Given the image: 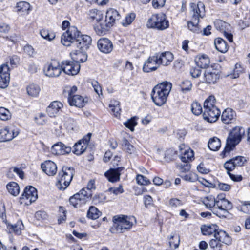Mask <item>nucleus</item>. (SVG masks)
I'll return each instance as SVG.
<instances>
[{
    "mask_svg": "<svg viewBox=\"0 0 250 250\" xmlns=\"http://www.w3.org/2000/svg\"><path fill=\"white\" fill-rule=\"evenodd\" d=\"M169 246L172 249H175L179 247L180 243L179 235L176 232H172L169 238Z\"/></svg>",
    "mask_w": 250,
    "mask_h": 250,
    "instance_id": "obj_40",
    "label": "nucleus"
},
{
    "mask_svg": "<svg viewBox=\"0 0 250 250\" xmlns=\"http://www.w3.org/2000/svg\"><path fill=\"white\" fill-rule=\"evenodd\" d=\"M121 18L119 12L114 9H110L106 13L105 19L108 24L112 27Z\"/></svg>",
    "mask_w": 250,
    "mask_h": 250,
    "instance_id": "obj_27",
    "label": "nucleus"
},
{
    "mask_svg": "<svg viewBox=\"0 0 250 250\" xmlns=\"http://www.w3.org/2000/svg\"><path fill=\"white\" fill-rule=\"evenodd\" d=\"M236 117L235 111L231 108H227L222 114L221 120L225 124H229L235 121Z\"/></svg>",
    "mask_w": 250,
    "mask_h": 250,
    "instance_id": "obj_26",
    "label": "nucleus"
},
{
    "mask_svg": "<svg viewBox=\"0 0 250 250\" xmlns=\"http://www.w3.org/2000/svg\"><path fill=\"white\" fill-rule=\"evenodd\" d=\"M52 132L56 136L60 137L62 135V127L60 121H53L50 125Z\"/></svg>",
    "mask_w": 250,
    "mask_h": 250,
    "instance_id": "obj_35",
    "label": "nucleus"
},
{
    "mask_svg": "<svg viewBox=\"0 0 250 250\" xmlns=\"http://www.w3.org/2000/svg\"><path fill=\"white\" fill-rule=\"evenodd\" d=\"M97 47L101 52L108 54L112 51L113 45L110 40L107 38H103L98 41Z\"/></svg>",
    "mask_w": 250,
    "mask_h": 250,
    "instance_id": "obj_20",
    "label": "nucleus"
},
{
    "mask_svg": "<svg viewBox=\"0 0 250 250\" xmlns=\"http://www.w3.org/2000/svg\"><path fill=\"white\" fill-rule=\"evenodd\" d=\"M181 87L183 92L186 93L191 90L192 85L190 81L186 80L183 81Z\"/></svg>",
    "mask_w": 250,
    "mask_h": 250,
    "instance_id": "obj_52",
    "label": "nucleus"
},
{
    "mask_svg": "<svg viewBox=\"0 0 250 250\" xmlns=\"http://www.w3.org/2000/svg\"><path fill=\"white\" fill-rule=\"evenodd\" d=\"M215 48L219 52L224 53L228 50V45L226 42L221 38H217L214 40Z\"/></svg>",
    "mask_w": 250,
    "mask_h": 250,
    "instance_id": "obj_33",
    "label": "nucleus"
},
{
    "mask_svg": "<svg viewBox=\"0 0 250 250\" xmlns=\"http://www.w3.org/2000/svg\"><path fill=\"white\" fill-rule=\"evenodd\" d=\"M231 243L230 236L225 231L219 230L215 233V239L210 240L209 245L213 250H224L226 246L223 244L229 245Z\"/></svg>",
    "mask_w": 250,
    "mask_h": 250,
    "instance_id": "obj_5",
    "label": "nucleus"
},
{
    "mask_svg": "<svg viewBox=\"0 0 250 250\" xmlns=\"http://www.w3.org/2000/svg\"><path fill=\"white\" fill-rule=\"evenodd\" d=\"M120 171L121 169L120 168L116 169L111 168L104 173V175L109 182L112 183L116 182L120 179Z\"/></svg>",
    "mask_w": 250,
    "mask_h": 250,
    "instance_id": "obj_28",
    "label": "nucleus"
},
{
    "mask_svg": "<svg viewBox=\"0 0 250 250\" xmlns=\"http://www.w3.org/2000/svg\"><path fill=\"white\" fill-rule=\"evenodd\" d=\"M212 212L220 218L226 217L228 214V211L223 208L217 209L216 208H215L212 210Z\"/></svg>",
    "mask_w": 250,
    "mask_h": 250,
    "instance_id": "obj_53",
    "label": "nucleus"
},
{
    "mask_svg": "<svg viewBox=\"0 0 250 250\" xmlns=\"http://www.w3.org/2000/svg\"><path fill=\"white\" fill-rule=\"evenodd\" d=\"M68 101L70 105H74L79 108L83 107L86 103L83 98L79 95H75L68 98Z\"/></svg>",
    "mask_w": 250,
    "mask_h": 250,
    "instance_id": "obj_30",
    "label": "nucleus"
},
{
    "mask_svg": "<svg viewBox=\"0 0 250 250\" xmlns=\"http://www.w3.org/2000/svg\"><path fill=\"white\" fill-rule=\"evenodd\" d=\"M204 79L208 84H214L219 78V71L212 66L208 67L204 72Z\"/></svg>",
    "mask_w": 250,
    "mask_h": 250,
    "instance_id": "obj_18",
    "label": "nucleus"
},
{
    "mask_svg": "<svg viewBox=\"0 0 250 250\" xmlns=\"http://www.w3.org/2000/svg\"><path fill=\"white\" fill-rule=\"evenodd\" d=\"M136 180L138 184L141 185H147L150 183L146 177L140 174L137 175Z\"/></svg>",
    "mask_w": 250,
    "mask_h": 250,
    "instance_id": "obj_59",
    "label": "nucleus"
},
{
    "mask_svg": "<svg viewBox=\"0 0 250 250\" xmlns=\"http://www.w3.org/2000/svg\"><path fill=\"white\" fill-rule=\"evenodd\" d=\"M216 99L214 96L211 95L209 96L204 102V107H209L211 106H216L215 104Z\"/></svg>",
    "mask_w": 250,
    "mask_h": 250,
    "instance_id": "obj_56",
    "label": "nucleus"
},
{
    "mask_svg": "<svg viewBox=\"0 0 250 250\" xmlns=\"http://www.w3.org/2000/svg\"><path fill=\"white\" fill-rule=\"evenodd\" d=\"M9 68L7 64L0 66V88L4 89L8 87L10 82Z\"/></svg>",
    "mask_w": 250,
    "mask_h": 250,
    "instance_id": "obj_16",
    "label": "nucleus"
},
{
    "mask_svg": "<svg viewBox=\"0 0 250 250\" xmlns=\"http://www.w3.org/2000/svg\"><path fill=\"white\" fill-rule=\"evenodd\" d=\"M214 26L217 30L222 33L226 30H229L230 27L229 24L220 20H216L214 21Z\"/></svg>",
    "mask_w": 250,
    "mask_h": 250,
    "instance_id": "obj_42",
    "label": "nucleus"
},
{
    "mask_svg": "<svg viewBox=\"0 0 250 250\" xmlns=\"http://www.w3.org/2000/svg\"><path fill=\"white\" fill-rule=\"evenodd\" d=\"M190 8L192 19L188 22V28L191 31L198 33L199 31V18H203L205 15L204 5L202 2H199L197 4L192 3L190 4Z\"/></svg>",
    "mask_w": 250,
    "mask_h": 250,
    "instance_id": "obj_3",
    "label": "nucleus"
},
{
    "mask_svg": "<svg viewBox=\"0 0 250 250\" xmlns=\"http://www.w3.org/2000/svg\"><path fill=\"white\" fill-rule=\"evenodd\" d=\"M202 234L204 235H212L215 238V233L219 230L218 227L216 224H211L209 225H204L201 228Z\"/></svg>",
    "mask_w": 250,
    "mask_h": 250,
    "instance_id": "obj_32",
    "label": "nucleus"
},
{
    "mask_svg": "<svg viewBox=\"0 0 250 250\" xmlns=\"http://www.w3.org/2000/svg\"><path fill=\"white\" fill-rule=\"evenodd\" d=\"M10 113L9 111L4 107H0V119L5 121L10 117Z\"/></svg>",
    "mask_w": 250,
    "mask_h": 250,
    "instance_id": "obj_55",
    "label": "nucleus"
},
{
    "mask_svg": "<svg viewBox=\"0 0 250 250\" xmlns=\"http://www.w3.org/2000/svg\"><path fill=\"white\" fill-rule=\"evenodd\" d=\"M113 224L109 230L112 233H124L129 230L136 222L133 216L116 215L112 219Z\"/></svg>",
    "mask_w": 250,
    "mask_h": 250,
    "instance_id": "obj_1",
    "label": "nucleus"
},
{
    "mask_svg": "<svg viewBox=\"0 0 250 250\" xmlns=\"http://www.w3.org/2000/svg\"><path fill=\"white\" fill-rule=\"evenodd\" d=\"M172 88V84L167 82L161 83L155 86L152 91L151 97L157 106L164 104Z\"/></svg>",
    "mask_w": 250,
    "mask_h": 250,
    "instance_id": "obj_2",
    "label": "nucleus"
},
{
    "mask_svg": "<svg viewBox=\"0 0 250 250\" xmlns=\"http://www.w3.org/2000/svg\"><path fill=\"white\" fill-rule=\"evenodd\" d=\"M75 121L70 118H66L64 121V125L68 130H73Z\"/></svg>",
    "mask_w": 250,
    "mask_h": 250,
    "instance_id": "obj_62",
    "label": "nucleus"
},
{
    "mask_svg": "<svg viewBox=\"0 0 250 250\" xmlns=\"http://www.w3.org/2000/svg\"><path fill=\"white\" fill-rule=\"evenodd\" d=\"M156 55L159 65L161 64L163 66H168L170 65L174 58L173 54L169 51L162 52Z\"/></svg>",
    "mask_w": 250,
    "mask_h": 250,
    "instance_id": "obj_25",
    "label": "nucleus"
},
{
    "mask_svg": "<svg viewBox=\"0 0 250 250\" xmlns=\"http://www.w3.org/2000/svg\"><path fill=\"white\" fill-rule=\"evenodd\" d=\"M101 212L95 207L91 206L87 213L88 218L95 220L99 218L101 215Z\"/></svg>",
    "mask_w": 250,
    "mask_h": 250,
    "instance_id": "obj_45",
    "label": "nucleus"
},
{
    "mask_svg": "<svg viewBox=\"0 0 250 250\" xmlns=\"http://www.w3.org/2000/svg\"><path fill=\"white\" fill-rule=\"evenodd\" d=\"M77 36L76 41L74 42V46L83 51L87 50L92 42L91 38L87 35H80Z\"/></svg>",
    "mask_w": 250,
    "mask_h": 250,
    "instance_id": "obj_13",
    "label": "nucleus"
},
{
    "mask_svg": "<svg viewBox=\"0 0 250 250\" xmlns=\"http://www.w3.org/2000/svg\"><path fill=\"white\" fill-rule=\"evenodd\" d=\"M79 31L75 26H70L62 36L61 42L66 46H74V42L76 41Z\"/></svg>",
    "mask_w": 250,
    "mask_h": 250,
    "instance_id": "obj_10",
    "label": "nucleus"
},
{
    "mask_svg": "<svg viewBox=\"0 0 250 250\" xmlns=\"http://www.w3.org/2000/svg\"><path fill=\"white\" fill-rule=\"evenodd\" d=\"M19 133L18 129H10L7 127L0 130V142L9 141L16 137Z\"/></svg>",
    "mask_w": 250,
    "mask_h": 250,
    "instance_id": "obj_21",
    "label": "nucleus"
},
{
    "mask_svg": "<svg viewBox=\"0 0 250 250\" xmlns=\"http://www.w3.org/2000/svg\"><path fill=\"white\" fill-rule=\"evenodd\" d=\"M105 200L106 196L104 194L96 195L93 198V202L95 204L103 203Z\"/></svg>",
    "mask_w": 250,
    "mask_h": 250,
    "instance_id": "obj_61",
    "label": "nucleus"
},
{
    "mask_svg": "<svg viewBox=\"0 0 250 250\" xmlns=\"http://www.w3.org/2000/svg\"><path fill=\"white\" fill-rule=\"evenodd\" d=\"M216 186L220 190H221L223 191H229L231 188L230 185L227 184L220 183V182H218Z\"/></svg>",
    "mask_w": 250,
    "mask_h": 250,
    "instance_id": "obj_64",
    "label": "nucleus"
},
{
    "mask_svg": "<svg viewBox=\"0 0 250 250\" xmlns=\"http://www.w3.org/2000/svg\"><path fill=\"white\" fill-rule=\"evenodd\" d=\"M109 107L111 108V111L116 117H117L120 116L121 108L118 102L115 101L114 104L109 105Z\"/></svg>",
    "mask_w": 250,
    "mask_h": 250,
    "instance_id": "obj_51",
    "label": "nucleus"
},
{
    "mask_svg": "<svg viewBox=\"0 0 250 250\" xmlns=\"http://www.w3.org/2000/svg\"><path fill=\"white\" fill-rule=\"evenodd\" d=\"M43 73L49 77H57L60 75L62 68L59 63L56 61L47 62L43 67Z\"/></svg>",
    "mask_w": 250,
    "mask_h": 250,
    "instance_id": "obj_11",
    "label": "nucleus"
},
{
    "mask_svg": "<svg viewBox=\"0 0 250 250\" xmlns=\"http://www.w3.org/2000/svg\"><path fill=\"white\" fill-rule=\"evenodd\" d=\"M71 150V147L66 146L63 143L59 142L52 146L51 152L54 155H64L70 153Z\"/></svg>",
    "mask_w": 250,
    "mask_h": 250,
    "instance_id": "obj_22",
    "label": "nucleus"
},
{
    "mask_svg": "<svg viewBox=\"0 0 250 250\" xmlns=\"http://www.w3.org/2000/svg\"><path fill=\"white\" fill-rule=\"evenodd\" d=\"M179 155L182 162H190L194 159V153L188 146L185 144H181L179 146Z\"/></svg>",
    "mask_w": 250,
    "mask_h": 250,
    "instance_id": "obj_17",
    "label": "nucleus"
},
{
    "mask_svg": "<svg viewBox=\"0 0 250 250\" xmlns=\"http://www.w3.org/2000/svg\"><path fill=\"white\" fill-rule=\"evenodd\" d=\"M35 121L39 125H44L47 122L45 115L42 113H39L35 117Z\"/></svg>",
    "mask_w": 250,
    "mask_h": 250,
    "instance_id": "obj_49",
    "label": "nucleus"
},
{
    "mask_svg": "<svg viewBox=\"0 0 250 250\" xmlns=\"http://www.w3.org/2000/svg\"><path fill=\"white\" fill-rule=\"evenodd\" d=\"M62 71L69 75H75L78 73L80 69V65L77 62L65 61L62 64Z\"/></svg>",
    "mask_w": 250,
    "mask_h": 250,
    "instance_id": "obj_15",
    "label": "nucleus"
},
{
    "mask_svg": "<svg viewBox=\"0 0 250 250\" xmlns=\"http://www.w3.org/2000/svg\"><path fill=\"white\" fill-rule=\"evenodd\" d=\"M74 171L72 168L63 167L59 173L56 182L57 188L64 190L69 185L73 176Z\"/></svg>",
    "mask_w": 250,
    "mask_h": 250,
    "instance_id": "obj_6",
    "label": "nucleus"
},
{
    "mask_svg": "<svg viewBox=\"0 0 250 250\" xmlns=\"http://www.w3.org/2000/svg\"><path fill=\"white\" fill-rule=\"evenodd\" d=\"M89 17L93 20H95L96 21L101 18L102 14L100 11L97 9H92L89 11Z\"/></svg>",
    "mask_w": 250,
    "mask_h": 250,
    "instance_id": "obj_60",
    "label": "nucleus"
},
{
    "mask_svg": "<svg viewBox=\"0 0 250 250\" xmlns=\"http://www.w3.org/2000/svg\"><path fill=\"white\" fill-rule=\"evenodd\" d=\"M146 25L148 28H155L159 30H164L169 27V21L164 13L154 14L148 19Z\"/></svg>",
    "mask_w": 250,
    "mask_h": 250,
    "instance_id": "obj_7",
    "label": "nucleus"
},
{
    "mask_svg": "<svg viewBox=\"0 0 250 250\" xmlns=\"http://www.w3.org/2000/svg\"><path fill=\"white\" fill-rule=\"evenodd\" d=\"M26 91L28 95L30 97H37L39 94L40 88L37 84H31L27 86Z\"/></svg>",
    "mask_w": 250,
    "mask_h": 250,
    "instance_id": "obj_37",
    "label": "nucleus"
},
{
    "mask_svg": "<svg viewBox=\"0 0 250 250\" xmlns=\"http://www.w3.org/2000/svg\"><path fill=\"white\" fill-rule=\"evenodd\" d=\"M12 229L17 234H20L21 233V230L24 229L22 221L21 220L17 221L15 224L12 225Z\"/></svg>",
    "mask_w": 250,
    "mask_h": 250,
    "instance_id": "obj_58",
    "label": "nucleus"
},
{
    "mask_svg": "<svg viewBox=\"0 0 250 250\" xmlns=\"http://www.w3.org/2000/svg\"><path fill=\"white\" fill-rule=\"evenodd\" d=\"M38 198L37 191L32 186L26 187L20 199L21 205H29L35 202Z\"/></svg>",
    "mask_w": 250,
    "mask_h": 250,
    "instance_id": "obj_9",
    "label": "nucleus"
},
{
    "mask_svg": "<svg viewBox=\"0 0 250 250\" xmlns=\"http://www.w3.org/2000/svg\"><path fill=\"white\" fill-rule=\"evenodd\" d=\"M91 195L90 191L87 192L85 188H83L79 192L70 198L69 202L73 207L78 208L85 204Z\"/></svg>",
    "mask_w": 250,
    "mask_h": 250,
    "instance_id": "obj_8",
    "label": "nucleus"
},
{
    "mask_svg": "<svg viewBox=\"0 0 250 250\" xmlns=\"http://www.w3.org/2000/svg\"><path fill=\"white\" fill-rule=\"evenodd\" d=\"M63 105L59 101H53L47 107L46 111L50 117L55 116L61 109Z\"/></svg>",
    "mask_w": 250,
    "mask_h": 250,
    "instance_id": "obj_29",
    "label": "nucleus"
},
{
    "mask_svg": "<svg viewBox=\"0 0 250 250\" xmlns=\"http://www.w3.org/2000/svg\"><path fill=\"white\" fill-rule=\"evenodd\" d=\"M245 134V129L240 126L233 128L226 141V146L221 152V155L224 157L226 154L229 153L235 146L241 141Z\"/></svg>",
    "mask_w": 250,
    "mask_h": 250,
    "instance_id": "obj_4",
    "label": "nucleus"
},
{
    "mask_svg": "<svg viewBox=\"0 0 250 250\" xmlns=\"http://www.w3.org/2000/svg\"><path fill=\"white\" fill-rule=\"evenodd\" d=\"M156 55L149 57L144 62L143 70L148 73L156 70L159 66Z\"/></svg>",
    "mask_w": 250,
    "mask_h": 250,
    "instance_id": "obj_19",
    "label": "nucleus"
},
{
    "mask_svg": "<svg viewBox=\"0 0 250 250\" xmlns=\"http://www.w3.org/2000/svg\"><path fill=\"white\" fill-rule=\"evenodd\" d=\"M135 117L131 118L124 123V125L131 131H133L134 127L137 125Z\"/></svg>",
    "mask_w": 250,
    "mask_h": 250,
    "instance_id": "obj_54",
    "label": "nucleus"
},
{
    "mask_svg": "<svg viewBox=\"0 0 250 250\" xmlns=\"http://www.w3.org/2000/svg\"><path fill=\"white\" fill-rule=\"evenodd\" d=\"M7 189L8 192L13 196H17L20 192V188L16 182H11L7 185Z\"/></svg>",
    "mask_w": 250,
    "mask_h": 250,
    "instance_id": "obj_44",
    "label": "nucleus"
},
{
    "mask_svg": "<svg viewBox=\"0 0 250 250\" xmlns=\"http://www.w3.org/2000/svg\"><path fill=\"white\" fill-rule=\"evenodd\" d=\"M191 111L195 115H199L202 112V108L197 102H193L191 104Z\"/></svg>",
    "mask_w": 250,
    "mask_h": 250,
    "instance_id": "obj_50",
    "label": "nucleus"
},
{
    "mask_svg": "<svg viewBox=\"0 0 250 250\" xmlns=\"http://www.w3.org/2000/svg\"><path fill=\"white\" fill-rule=\"evenodd\" d=\"M221 145L220 140L216 137H214L208 141V146L209 148L213 151L218 150Z\"/></svg>",
    "mask_w": 250,
    "mask_h": 250,
    "instance_id": "obj_41",
    "label": "nucleus"
},
{
    "mask_svg": "<svg viewBox=\"0 0 250 250\" xmlns=\"http://www.w3.org/2000/svg\"><path fill=\"white\" fill-rule=\"evenodd\" d=\"M215 199L212 195H209L203 198L202 203L207 208L212 211L215 207Z\"/></svg>",
    "mask_w": 250,
    "mask_h": 250,
    "instance_id": "obj_38",
    "label": "nucleus"
},
{
    "mask_svg": "<svg viewBox=\"0 0 250 250\" xmlns=\"http://www.w3.org/2000/svg\"><path fill=\"white\" fill-rule=\"evenodd\" d=\"M203 117L205 120L209 123L215 122L220 116V111L216 106L204 107Z\"/></svg>",
    "mask_w": 250,
    "mask_h": 250,
    "instance_id": "obj_14",
    "label": "nucleus"
},
{
    "mask_svg": "<svg viewBox=\"0 0 250 250\" xmlns=\"http://www.w3.org/2000/svg\"><path fill=\"white\" fill-rule=\"evenodd\" d=\"M219 199H222L223 208L226 209L227 210H230L232 208V205L231 203L226 199L224 197H222V198H219Z\"/></svg>",
    "mask_w": 250,
    "mask_h": 250,
    "instance_id": "obj_63",
    "label": "nucleus"
},
{
    "mask_svg": "<svg viewBox=\"0 0 250 250\" xmlns=\"http://www.w3.org/2000/svg\"><path fill=\"white\" fill-rule=\"evenodd\" d=\"M97 22L95 24L94 29L96 33L99 35L105 34L111 27V26L108 24L106 19L103 20L100 18L97 21Z\"/></svg>",
    "mask_w": 250,
    "mask_h": 250,
    "instance_id": "obj_23",
    "label": "nucleus"
},
{
    "mask_svg": "<svg viewBox=\"0 0 250 250\" xmlns=\"http://www.w3.org/2000/svg\"><path fill=\"white\" fill-rule=\"evenodd\" d=\"M122 146L123 149L129 154H133L135 152L134 147L126 139H123Z\"/></svg>",
    "mask_w": 250,
    "mask_h": 250,
    "instance_id": "obj_47",
    "label": "nucleus"
},
{
    "mask_svg": "<svg viewBox=\"0 0 250 250\" xmlns=\"http://www.w3.org/2000/svg\"><path fill=\"white\" fill-rule=\"evenodd\" d=\"M183 164H181L179 166V168L181 172V173H185L186 172H188L190 169V162H182Z\"/></svg>",
    "mask_w": 250,
    "mask_h": 250,
    "instance_id": "obj_57",
    "label": "nucleus"
},
{
    "mask_svg": "<svg viewBox=\"0 0 250 250\" xmlns=\"http://www.w3.org/2000/svg\"><path fill=\"white\" fill-rule=\"evenodd\" d=\"M72 58L75 62H77L80 64V62H84L87 60V56L86 54L83 52L82 51H79L78 52L71 53Z\"/></svg>",
    "mask_w": 250,
    "mask_h": 250,
    "instance_id": "obj_36",
    "label": "nucleus"
},
{
    "mask_svg": "<svg viewBox=\"0 0 250 250\" xmlns=\"http://www.w3.org/2000/svg\"><path fill=\"white\" fill-rule=\"evenodd\" d=\"M180 177L184 180L191 183L195 182L198 180L197 175L192 172L181 173Z\"/></svg>",
    "mask_w": 250,
    "mask_h": 250,
    "instance_id": "obj_43",
    "label": "nucleus"
},
{
    "mask_svg": "<svg viewBox=\"0 0 250 250\" xmlns=\"http://www.w3.org/2000/svg\"><path fill=\"white\" fill-rule=\"evenodd\" d=\"M40 35L42 38L48 41H51L55 38V33L45 29L41 30Z\"/></svg>",
    "mask_w": 250,
    "mask_h": 250,
    "instance_id": "obj_48",
    "label": "nucleus"
},
{
    "mask_svg": "<svg viewBox=\"0 0 250 250\" xmlns=\"http://www.w3.org/2000/svg\"><path fill=\"white\" fill-rule=\"evenodd\" d=\"M246 161L245 157L237 156L226 161L224 164V167L227 172H229V171H232L237 167L243 166Z\"/></svg>",
    "mask_w": 250,
    "mask_h": 250,
    "instance_id": "obj_12",
    "label": "nucleus"
},
{
    "mask_svg": "<svg viewBox=\"0 0 250 250\" xmlns=\"http://www.w3.org/2000/svg\"><path fill=\"white\" fill-rule=\"evenodd\" d=\"M136 18V14L131 12L126 14L125 19L123 20L122 24L124 27H127L133 22Z\"/></svg>",
    "mask_w": 250,
    "mask_h": 250,
    "instance_id": "obj_46",
    "label": "nucleus"
},
{
    "mask_svg": "<svg viewBox=\"0 0 250 250\" xmlns=\"http://www.w3.org/2000/svg\"><path fill=\"white\" fill-rule=\"evenodd\" d=\"M87 147L86 143H84L83 141L80 140L75 144L72 151L76 155H80L84 152Z\"/></svg>",
    "mask_w": 250,
    "mask_h": 250,
    "instance_id": "obj_34",
    "label": "nucleus"
},
{
    "mask_svg": "<svg viewBox=\"0 0 250 250\" xmlns=\"http://www.w3.org/2000/svg\"><path fill=\"white\" fill-rule=\"evenodd\" d=\"M16 9L18 12H21V14H28L30 10V4L26 1H20L17 4Z\"/></svg>",
    "mask_w": 250,
    "mask_h": 250,
    "instance_id": "obj_39",
    "label": "nucleus"
},
{
    "mask_svg": "<svg viewBox=\"0 0 250 250\" xmlns=\"http://www.w3.org/2000/svg\"><path fill=\"white\" fill-rule=\"evenodd\" d=\"M195 62L198 66L201 68L209 67L208 65L210 63L209 57L205 54L198 55L195 58Z\"/></svg>",
    "mask_w": 250,
    "mask_h": 250,
    "instance_id": "obj_31",
    "label": "nucleus"
},
{
    "mask_svg": "<svg viewBox=\"0 0 250 250\" xmlns=\"http://www.w3.org/2000/svg\"><path fill=\"white\" fill-rule=\"evenodd\" d=\"M41 168L42 171L48 176H54L57 171L56 164L50 160H47L42 163Z\"/></svg>",
    "mask_w": 250,
    "mask_h": 250,
    "instance_id": "obj_24",
    "label": "nucleus"
}]
</instances>
